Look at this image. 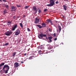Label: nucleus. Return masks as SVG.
<instances>
[{
	"mask_svg": "<svg viewBox=\"0 0 76 76\" xmlns=\"http://www.w3.org/2000/svg\"><path fill=\"white\" fill-rule=\"evenodd\" d=\"M6 68L7 70L5 71V73H8V71H9V69H10V67H9V66H8L7 65H5L3 68V69L4 70L5 68Z\"/></svg>",
	"mask_w": 76,
	"mask_h": 76,
	"instance_id": "2",
	"label": "nucleus"
},
{
	"mask_svg": "<svg viewBox=\"0 0 76 76\" xmlns=\"http://www.w3.org/2000/svg\"><path fill=\"white\" fill-rule=\"evenodd\" d=\"M27 30L28 31H29V32H30V31H31V30H30V29H29V28H27Z\"/></svg>",
	"mask_w": 76,
	"mask_h": 76,
	"instance_id": "32",
	"label": "nucleus"
},
{
	"mask_svg": "<svg viewBox=\"0 0 76 76\" xmlns=\"http://www.w3.org/2000/svg\"><path fill=\"white\" fill-rule=\"evenodd\" d=\"M36 26L37 27H38V28H42V26H41V25H36Z\"/></svg>",
	"mask_w": 76,
	"mask_h": 76,
	"instance_id": "14",
	"label": "nucleus"
},
{
	"mask_svg": "<svg viewBox=\"0 0 76 76\" xmlns=\"http://www.w3.org/2000/svg\"><path fill=\"white\" fill-rule=\"evenodd\" d=\"M21 63H23V61H21Z\"/></svg>",
	"mask_w": 76,
	"mask_h": 76,
	"instance_id": "43",
	"label": "nucleus"
},
{
	"mask_svg": "<svg viewBox=\"0 0 76 76\" xmlns=\"http://www.w3.org/2000/svg\"><path fill=\"white\" fill-rule=\"evenodd\" d=\"M8 44H9V43H6L4 45V46H5L6 45H8Z\"/></svg>",
	"mask_w": 76,
	"mask_h": 76,
	"instance_id": "22",
	"label": "nucleus"
},
{
	"mask_svg": "<svg viewBox=\"0 0 76 76\" xmlns=\"http://www.w3.org/2000/svg\"><path fill=\"white\" fill-rule=\"evenodd\" d=\"M20 26H21V28H23V25H22V23H20Z\"/></svg>",
	"mask_w": 76,
	"mask_h": 76,
	"instance_id": "23",
	"label": "nucleus"
},
{
	"mask_svg": "<svg viewBox=\"0 0 76 76\" xmlns=\"http://www.w3.org/2000/svg\"><path fill=\"white\" fill-rule=\"evenodd\" d=\"M48 48H49V49H51L53 48V47H52L51 45H49V47H48Z\"/></svg>",
	"mask_w": 76,
	"mask_h": 76,
	"instance_id": "17",
	"label": "nucleus"
},
{
	"mask_svg": "<svg viewBox=\"0 0 76 76\" xmlns=\"http://www.w3.org/2000/svg\"><path fill=\"white\" fill-rule=\"evenodd\" d=\"M12 9H15L16 7L15 6H12Z\"/></svg>",
	"mask_w": 76,
	"mask_h": 76,
	"instance_id": "20",
	"label": "nucleus"
},
{
	"mask_svg": "<svg viewBox=\"0 0 76 76\" xmlns=\"http://www.w3.org/2000/svg\"><path fill=\"white\" fill-rule=\"evenodd\" d=\"M59 32L61 31V27H60L59 28Z\"/></svg>",
	"mask_w": 76,
	"mask_h": 76,
	"instance_id": "28",
	"label": "nucleus"
},
{
	"mask_svg": "<svg viewBox=\"0 0 76 76\" xmlns=\"http://www.w3.org/2000/svg\"><path fill=\"white\" fill-rule=\"evenodd\" d=\"M28 51H29V50H28Z\"/></svg>",
	"mask_w": 76,
	"mask_h": 76,
	"instance_id": "48",
	"label": "nucleus"
},
{
	"mask_svg": "<svg viewBox=\"0 0 76 76\" xmlns=\"http://www.w3.org/2000/svg\"><path fill=\"white\" fill-rule=\"evenodd\" d=\"M39 53H41V50H40L39 51Z\"/></svg>",
	"mask_w": 76,
	"mask_h": 76,
	"instance_id": "41",
	"label": "nucleus"
},
{
	"mask_svg": "<svg viewBox=\"0 0 76 76\" xmlns=\"http://www.w3.org/2000/svg\"><path fill=\"white\" fill-rule=\"evenodd\" d=\"M28 7H29L28 6H26L25 7V9H28Z\"/></svg>",
	"mask_w": 76,
	"mask_h": 76,
	"instance_id": "27",
	"label": "nucleus"
},
{
	"mask_svg": "<svg viewBox=\"0 0 76 76\" xmlns=\"http://www.w3.org/2000/svg\"><path fill=\"white\" fill-rule=\"evenodd\" d=\"M53 37H48V39H49V41H50V42H52V40H51V39Z\"/></svg>",
	"mask_w": 76,
	"mask_h": 76,
	"instance_id": "11",
	"label": "nucleus"
},
{
	"mask_svg": "<svg viewBox=\"0 0 76 76\" xmlns=\"http://www.w3.org/2000/svg\"><path fill=\"white\" fill-rule=\"evenodd\" d=\"M56 36V33L54 34V37H55Z\"/></svg>",
	"mask_w": 76,
	"mask_h": 76,
	"instance_id": "36",
	"label": "nucleus"
},
{
	"mask_svg": "<svg viewBox=\"0 0 76 76\" xmlns=\"http://www.w3.org/2000/svg\"><path fill=\"white\" fill-rule=\"evenodd\" d=\"M15 29H16L15 28H14L13 27L12 28V31H15Z\"/></svg>",
	"mask_w": 76,
	"mask_h": 76,
	"instance_id": "29",
	"label": "nucleus"
},
{
	"mask_svg": "<svg viewBox=\"0 0 76 76\" xmlns=\"http://www.w3.org/2000/svg\"><path fill=\"white\" fill-rule=\"evenodd\" d=\"M35 19H38V18H35Z\"/></svg>",
	"mask_w": 76,
	"mask_h": 76,
	"instance_id": "44",
	"label": "nucleus"
},
{
	"mask_svg": "<svg viewBox=\"0 0 76 76\" xmlns=\"http://www.w3.org/2000/svg\"><path fill=\"white\" fill-rule=\"evenodd\" d=\"M49 22H50V23L52 25V22L51 21V20L47 19L46 21V23H48Z\"/></svg>",
	"mask_w": 76,
	"mask_h": 76,
	"instance_id": "8",
	"label": "nucleus"
},
{
	"mask_svg": "<svg viewBox=\"0 0 76 76\" xmlns=\"http://www.w3.org/2000/svg\"><path fill=\"white\" fill-rule=\"evenodd\" d=\"M63 7H64V8L65 10H67V6H66V5H63Z\"/></svg>",
	"mask_w": 76,
	"mask_h": 76,
	"instance_id": "13",
	"label": "nucleus"
},
{
	"mask_svg": "<svg viewBox=\"0 0 76 76\" xmlns=\"http://www.w3.org/2000/svg\"><path fill=\"white\" fill-rule=\"evenodd\" d=\"M4 13L5 14V13H6L7 12V10H5L4 11Z\"/></svg>",
	"mask_w": 76,
	"mask_h": 76,
	"instance_id": "24",
	"label": "nucleus"
},
{
	"mask_svg": "<svg viewBox=\"0 0 76 76\" xmlns=\"http://www.w3.org/2000/svg\"><path fill=\"white\" fill-rule=\"evenodd\" d=\"M54 50L53 49L51 50L50 51V53H53V52H54Z\"/></svg>",
	"mask_w": 76,
	"mask_h": 76,
	"instance_id": "26",
	"label": "nucleus"
},
{
	"mask_svg": "<svg viewBox=\"0 0 76 76\" xmlns=\"http://www.w3.org/2000/svg\"><path fill=\"white\" fill-rule=\"evenodd\" d=\"M16 6L18 7H20V6L18 5V4H17Z\"/></svg>",
	"mask_w": 76,
	"mask_h": 76,
	"instance_id": "30",
	"label": "nucleus"
},
{
	"mask_svg": "<svg viewBox=\"0 0 76 76\" xmlns=\"http://www.w3.org/2000/svg\"><path fill=\"white\" fill-rule=\"evenodd\" d=\"M50 4L46 5L47 6L51 7L54 5L55 4V0H50Z\"/></svg>",
	"mask_w": 76,
	"mask_h": 76,
	"instance_id": "1",
	"label": "nucleus"
},
{
	"mask_svg": "<svg viewBox=\"0 0 76 76\" xmlns=\"http://www.w3.org/2000/svg\"><path fill=\"white\" fill-rule=\"evenodd\" d=\"M46 36H47V35L44 34L42 33H41L38 36V37L39 39H42V38H43L44 37H46V38H47Z\"/></svg>",
	"mask_w": 76,
	"mask_h": 76,
	"instance_id": "3",
	"label": "nucleus"
},
{
	"mask_svg": "<svg viewBox=\"0 0 76 76\" xmlns=\"http://www.w3.org/2000/svg\"><path fill=\"white\" fill-rule=\"evenodd\" d=\"M15 10H14V11H15Z\"/></svg>",
	"mask_w": 76,
	"mask_h": 76,
	"instance_id": "46",
	"label": "nucleus"
},
{
	"mask_svg": "<svg viewBox=\"0 0 76 76\" xmlns=\"http://www.w3.org/2000/svg\"><path fill=\"white\" fill-rule=\"evenodd\" d=\"M4 63H2L0 64V69H2L1 67H2V66H4Z\"/></svg>",
	"mask_w": 76,
	"mask_h": 76,
	"instance_id": "9",
	"label": "nucleus"
},
{
	"mask_svg": "<svg viewBox=\"0 0 76 76\" xmlns=\"http://www.w3.org/2000/svg\"><path fill=\"white\" fill-rule=\"evenodd\" d=\"M5 7H6V8L7 9H8L9 8V5H5Z\"/></svg>",
	"mask_w": 76,
	"mask_h": 76,
	"instance_id": "21",
	"label": "nucleus"
},
{
	"mask_svg": "<svg viewBox=\"0 0 76 76\" xmlns=\"http://www.w3.org/2000/svg\"><path fill=\"white\" fill-rule=\"evenodd\" d=\"M16 53H17L14 52L13 53V57H15V55L16 54Z\"/></svg>",
	"mask_w": 76,
	"mask_h": 76,
	"instance_id": "16",
	"label": "nucleus"
},
{
	"mask_svg": "<svg viewBox=\"0 0 76 76\" xmlns=\"http://www.w3.org/2000/svg\"><path fill=\"white\" fill-rule=\"evenodd\" d=\"M41 10H39L38 11L39 13H41Z\"/></svg>",
	"mask_w": 76,
	"mask_h": 76,
	"instance_id": "31",
	"label": "nucleus"
},
{
	"mask_svg": "<svg viewBox=\"0 0 76 76\" xmlns=\"http://www.w3.org/2000/svg\"><path fill=\"white\" fill-rule=\"evenodd\" d=\"M57 38H55V39H54V41H56V40H57Z\"/></svg>",
	"mask_w": 76,
	"mask_h": 76,
	"instance_id": "37",
	"label": "nucleus"
},
{
	"mask_svg": "<svg viewBox=\"0 0 76 76\" xmlns=\"http://www.w3.org/2000/svg\"><path fill=\"white\" fill-rule=\"evenodd\" d=\"M25 15H24L23 16V17H25Z\"/></svg>",
	"mask_w": 76,
	"mask_h": 76,
	"instance_id": "45",
	"label": "nucleus"
},
{
	"mask_svg": "<svg viewBox=\"0 0 76 76\" xmlns=\"http://www.w3.org/2000/svg\"><path fill=\"white\" fill-rule=\"evenodd\" d=\"M39 22V20L36 19L34 23H37Z\"/></svg>",
	"mask_w": 76,
	"mask_h": 76,
	"instance_id": "12",
	"label": "nucleus"
},
{
	"mask_svg": "<svg viewBox=\"0 0 76 76\" xmlns=\"http://www.w3.org/2000/svg\"><path fill=\"white\" fill-rule=\"evenodd\" d=\"M19 18V17H17V18Z\"/></svg>",
	"mask_w": 76,
	"mask_h": 76,
	"instance_id": "47",
	"label": "nucleus"
},
{
	"mask_svg": "<svg viewBox=\"0 0 76 76\" xmlns=\"http://www.w3.org/2000/svg\"><path fill=\"white\" fill-rule=\"evenodd\" d=\"M15 35H18L20 33V31L19 30L17 29L16 30L15 32Z\"/></svg>",
	"mask_w": 76,
	"mask_h": 76,
	"instance_id": "5",
	"label": "nucleus"
},
{
	"mask_svg": "<svg viewBox=\"0 0 76 76\" xmlns=\"http://www.w3.org/2000/svg\"><path fill=\"white\" fill-rule=\"evenodd\" d=\"M64 1H69V0H64Z\"/></svg>",
	"mask_w": 76,
	"mask_h": 76,
	"instance_id": "38",
	"label": "nucleus"
},
{
	"mask_svg": "<svg viewBox=\"0 0 76 76\" xmlns=\"http://www.w3.org/2000/svg\"><path fill=\"white\" fill-rule=\"evenodd\" d=\"M56 4H58V1H57L56 2Z\"/></svg>",
	"mask_w": 76,
	"mask_h": 76,
	"instance_id": "35",
	"label": "nucleus"
},
{
	"mask_svg": "<svg viewBox=\"0 0 76 76\" xmlns=\"http://www.w3.org/2000/svg\"><path fill=\"white\" fill-rule=\"evenodd\" d=\"M17 26H18V25L17 24H15L14 25L13 27L16 29V28H17Z\"/></svg>",
	"mask_w": 76,
	"mask_h": 76,
	"instance_id": "18",
	"label": "nucleus"
},
{
	"mask_svg": "<svg viewBox=\"0 0 76 76\" xmlns=\"http://www.w3.org/2000/svg\"><path fill=\"white\" fill-rule=\"evenodd\" d=\"M13 19H15L16 18V16H14L13 17Z\"/></svg>",
	"mask_w": 76,
	"mask_h": 76,
	"instance_id": "39",
	"label": "nucleus"
},
{
	"mask_svg": "<svg viewBox=\"0 0 76 76\" xmlns=\"http://www.w3.org/2000/svg\"><path fill=\"white\" fill-rule=\"evenodd\" d=\"M13 32L11 30H9L7 32H6L5 33V35L7 36H10V35L12 34Z\"/></svg>",
	"mask_w": 76,
	"mask_h": 76,
	"instance_id": "4",
	"label": "nucleus"
},
{
	"mask_svg": "<svg viewBox=\"0 0 76 76\" xmlns=\"http://www.w3.org/2000/svg\"><path fill=\"white\" fill-rule=\"evenodd\" d=\"M50 44H48L47 45V47H50Z\"/></svg>",
	"mask_w": 76,
	"mask_h": 76,
	"instance_id": "34",
	"label": "nucleus"
},
{
	"mask_svg": "<svg viewBox=\"0 0 76 76\" xmlns=\"http://www.w3.org/2000/svg\"><path fill=\"white\" fill-rule=\"evenodd\" d=\"M12 20L11 21H7V23L8 25H11V24H12Z\"/></svg>",
	"mask_w": 76,
	"mask_h": 76,
	"instance_id": "10",
	"label": "nucleus"
},
{
	"mask_svg": "<svg viewBox=\"0 0 76 76\" xmlns=\"http://www.w3.org/2000/svg\"><path fill=\"white\" fill-rule=\"evenodd\" d=\"M49 31L50 32H51V31H52V30H51V29L50 28H49Z\"/></svg>",
	"mask_w": 76,
	"mask_h": 76,
	"instance_id": "33",
	"label": "nucleus"
},
{
	"mask_svg": "<svg viewBox=\"0 0 76 76\" xmlns=\"http://www.w3.org/2000/svg\"><path fill=\"white\" fill-rule=\"evenodd\" d=\"M56 22V23H57V22H58V21H55Z\"/></svg>",
	"mask_w": 76,
	"mask_h": 76,
	"instance_id": "42",
	"label": "nucleus"
},
{
	"mask_svg": "<svg viewBox=\"0 0 76 76\" xmlns=\"http://www.w3.org/2000/svg\"><path fill=\"white\" fill-rule=\"evenodd\" d=\"M24 56H26V53H24Z\"/></svg>",
	"mask_w": 76,
	"mask_h": 76,
	"instance_id": "40",
	"label": "nucleus"
},
{
	"mask_svg": "<svg viewBox=\"0 0 76 76\" xmlns=\"http://www.w3.org/2000/svg\"><path fill=\"white\" fill-rule=\"evenodd\" d=\"M44 12H47L48 11V10L47 9H45L44 10Z\"/></svg>",
	"mask_w": 76,
	"mask_h": 76,
	"instance_id": "25",
	"label": "nucleus"
},
{
	"mask_svg": "<svg viewBox=\"0 0 76 76\" xmlns=\"http://www.w3.org/2000/svg\"><path fill=\"white\" fill-rule=\"evenodd\" d=\"M42 25L43 26H45L46 24L44 23H43L42 24Z\"/></svg>",
	"mask_w": 76,
	"mask_h": 76,
	"instance_id": "19",
	"label": "nucleus"
},
{
	"mask_svg": "<svg viewBox=\"0 0 76 76\" xmlns=\"http://www.w3.org/2000/svg\"><path fill=\"white\" fill-rule=\"evenodd\" d=\"M32 59H34V56H31L29 58V60H32Z\"/></svg>",
	"mask_w": 76,
	"mask_h": 76,
	"instance_id": "15",
	"label": "nucleus"
},
{
	"mask_svg": "<svg viewBox=\"0 0 76 76\" xmlns=\"http://www.w3.org/2000/svg\"><path fill=\"white\" fill-rule=\"evenodd\" d=\"M33 10L34 11H35V12H34L35 13H37V7H36L34 6L33 7Z\"/></svg>",
	"mask_w": 76,
	"mask_h": 76,
	"instance_id": "6",
	"label": "nucleus"
},
{
	"mask_svg": "<svg viewBox=\"0 0 76 76\" xmlns=\"http://www.w3.org/2000/svg\"><path fill=\"white\" fill-rule=\"evenodd\" d=\"M14 67H18L19 66V63L18 62H15L14 64Z\"/></svg>",
	"mask_w": 76,
	"mask_h": 76,
	"instance_id": "7",
	"label": "nucleus"
}]
</instances>
